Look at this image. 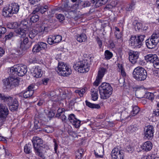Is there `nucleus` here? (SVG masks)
Here are the masks:
<instances>
[{
	"label": "nucleus",
	"mask_w": 159,
	"mask_h": 159,
	"mask_svg": "<svg viewBox=\"0 0 159 159\" xmlns=\"http://www.w3.org/2000/svg\"><path fill=\"white\" fill-rule=\"evenodd\" d=\"M92 97V100L94 101L97 100L98 98V91L95 89H93L91 90Z\"/></svg>",
	"instance_id": "nucleus-31"
},
{
	"label": "nucleus",
	"mask_w": 159,
	"mask_h": 159,
	"mask_svg": "<svg viewBox=\"0 0 159 159\" xmlns=\"http://www.w3.org/2000/svg\"><path fill=\"white\" fill-rule=\"evenodd\" d=\"M152 147V144L150 141L145 142L141 146V148L145 151H149L151 150Z\"/></svg>",
	"instance_id": "nucleus-20"
},
{
	"label": "nucleus",
	"mask_w": 159,
	"mask_h": 159,
	"mask_svg": "<svg viewBox=\"0 0 159 159\" xmlns=\"http://www.w3.org/2000/svg\"><path fill=\"white\" fill-rule=\"evenodd\" d=\"M84 151V150L83 149L80 148L79 149L75 152L76 158L78 159H81L83 156Z\"/></svg>",
	"instance_id": "nucleus-30"
},
{
	"label": "nucleus",
	"mask_w": 159,
	"mask_h": 159,
	"mask_svg": "<svg viewBox=\"0 0 159 159\" xmlns=\"http://www.w3.org/2000/svg\"><path fill=\"white\" fill-rule=\"evenodd\" d=\"M76 119L74 115L73 114H70L68 116V119L70 122L72 123L75 121V120Z\"/></svg>",
	"instance_id": "nucleus-48"
},
{
	"label": "nucleus",
	"mask_w": 159,
	"mask_h": 159,
	"mask_svg": "<svg viewBox=\"0 0 159 159\" xmlns=\"http://www.w3.org/2000/svg\"><path fill=\"white\" fill-rule=\"evenodd\" d=\"M150 38L157 44L159 42V30H156L154 32Z\"/></svg>",
	"instance_id": "nucleus-18"
},
{
	"label": "nucleus",
	"mask_w": 159,
	"mask_h": 159,
	"mask_svg": "<svg viewBox=\"0 0 159 159\" xmlns=\"http://www.w3.org/2000/svg\"><path fill=\"white\" fill-rule=\"evenodd\" d=\"M75 38L78 41L81 43L84 42L86 41L87 36L84 34H82L76 35Z\"/></svg>",
	"instance_id": "nucleus-23"
},
{
	"label": "nucleus",
	"mask_w": 159,
	"mask_h": 159,
	"mask_svg": "<svg viewBox=\"0 0 159 159\" xmlns=\"http://www.w3.org/2000/svg\"><path fill=\"white\" fill-rule=\"evenodd\" d=\"M26 36V35H25ZM25 36L24 37H21V38H23V41H22L20 43V45H23L24 46L28 47L27 44L28 43L29 40L27 38H25Z\"/></svg>",
	"instance_id": "nucleus-41"
},
{
	"label": "nucleus",
	"mask_w": 159,
	"mask_h": 159,
	"mask_svg": "<svg viewBox=\"0 0 159 159\" xmlns=\"http://www.w3.org/2000/svg\"><path fill=\"white\" fill-rule=\"evenodd\" d=\"M61 8L63 11H67L69 10L68 5L67 4L65 3L63 5H62Z\"/></svg>",
	"instance_id": "nucleus-49"
},
{
	"label": "nucleus",
	"mask_w": 159,
	"mask_h": 159,
	"mask_svg": "<svg viewBox=\"0 0 159 159\" xmlns=\"http://www.w3.org/2000/svg\"><path fill=\"white\" fill-rule=\"evenodd\" d=\"M73 67L76 71L81 73L87 72L89 69V64L86 60L79 61L73 66Z\"/></svg>",
	"instance_id": "nucleus-6"
},
{
	"label": "nucleus",
	"mask_w": 159,
	"mask_h": 159,
	"mask_svg": "<svg viewBox=\"0 0 159 159\" xmlns=\"http://www.w3.org/2000/svg\"><path fill=\"white\" fill-rule=\"evenodd\" d=\"M135 27H137L138 30H139L142 28V25L141 23H137L135 25Z\"/></svg>",
	"instance_id": "nucleus-62"
},
{
	"label": "nucleus",
	"mask_w": 159,
	"mask_h": 159,
	"mask_svg": "<svg viewBox=\"0 0 159 159\" xmlns=\"http://www.w3.org/2000/svg\"><path fill=\"white\" fill-rule=\"evenodd\" d=\"M112 54L108 50H106L105 53V58L106 59L108 60L111 59L112 56Z\"/></svg>",
	"instance_id": "nucleus-38"
},
{
	"label": "nucleus",
	"mask_w": 159,
	"mask_h": 159,
	"mask_svg": "<svg viewBox=\"0 0 159 159\" xmlns=\"http://www.w3.org/2000/svg\"><path fill=\"white\" fill-rule=\"evenodd\" d=\"M39 32V31L35 29H32L29 32V37L31 39H33Z\"/></svg>",
	"instance_id": "nucleus-28"
},
{
	"label": "nucleus",
	"mask_w": 159,
	"mask_h": 159,
	"mask_svg": "<svg viewBox=\"0 0 159 159\" xmlns=\"http://www.w3.org/2000/svg\"><path fill=\"white\" fill-rule=\"evenodd\" d=\"M144 92L143 91H138L136 92L135 95L137 97L139 98H142L144 97Z\"/></svg>",
	"instance_id": "nucleus-39"
},
{
	"label": "nucleus",
	"mask_w": 159,
	"mask_h": 159,
	"mask_svg": "<svg viewBox=\"0 0 159 159\" xmlns=\"http://www.w3.org/2000/svg\"><path fill=\"white\" fill-rule=\"evenodd\" d=\"M53 142L54 143V150L55 153H56L57 152V150L58 148V144L56 142V141L55 139H53Z\"/></svg>",
	"instance_id": "nucleus-57"
},
{
	"label": "nucleus",
	"mask_w": 159,
	"mask_h": 159,
	"mask_svg": "<svg viewBox=\"0 0 159 159\" xmlns=\"http://www.w3.org/2000/svg\"><path fill=\"white\" fill-rule=\"evenodd\" d=\"M33 75L34 77L36 78L40 77L42 75L41 70L40 68L37 66L36 67L33 71Z\"/></svg>",
	"instance_id": "nucleus-22"
},
{
	"label": "nucleus",
	"mask_w": 159,
	"mask_h": 159,
	"mask_svg": "<svg viewBox=\"0 0 159 159\" xmlns=\"http://www.w3.org/2000/svg\"><path fill=\"white\" fill-rule=\"evenodd\" d=\"M53 35L50 36L48 38L47 42L50 45H52L55 43L54 39H53V38H52L53 37Z\"/></svg>",
	"instance_id": "nucleus-47"
},
{
	"label": "nucleus",
	"mask_w": 159,
	"mask_h": 159,
	"mask_svg": "<svg viewBox=\"0 0 159 159\" xmlns=\"http://www.w3.org/2000/svg\"><path fill=\"white\" fill-rule=\"evenodd\" d=\"M145 58L147 62L152 63L154 68L159 69V59L156 55L148 54L145 57Z\"/></svg>",
	"instance_id": "nucleus-11"
},
{
	"label": "nucleus",
	"mask_w": 159,
	"mask_h": 159,
	"mask_svg": "<svg viewBox=\"0 0 159 159\" xmlns=\"http://www.w3.org/2000/svg\"><path fill=\"white\" fill-rule=\"evenodd\" d=\"M49 80V79L48 78H44L42 80L43 84L44 85H47L48 84Z\"/></svg>",
	"instance_id": "nucleus-60"
},
{
	"label": "nucleus",
	"mask_w": 159,
	"mask_h": 159,
	"mask_svg": "<svg viewBox=\"0 0 159 159\" xmlns=\"http://www.w3.org/2000/svg\"><path fill=\"white\" fill-rule=\"evenodd\" d=\"M27 71V68L25 65L14 66L11 69V72L13 75L19 76H24Z\"/></svg>",
	"instance_id": "nucleus-8"
},
{
	"label": "nucleus",
	"mask_w": 159,
	"mask_h": 159,
	"mask_svg": "<svg viewBox=\"0 0 159 159\" xmlns=\"http://www.w3.org/2000/svg\"><path fill=\"white\" fill-rule=\"evenodd\" d=\"M64 111L63 108H59L57 110V113L56 115L57 117H59L61 116V114Z\"/></svg>",
	"instance_id": "nucleus-52"
},
{
	"label": "nucleus",
	"mask_w": 159,
	"mask_h": 159,
	"mask_svg": "<svg viewBox=\"0 0 159 159\" xmlns=\"http://www.w3.org/2000/svg\"><path fill=\"white\" fill-rule=\"evenodd\" d=\"M28 48V47L24 46L23 45H20L16 49V54L18 55H22L23 54L25 51Z\"/></svg>",
	"instance_id": "nucleus-21"
},
{
	"label": "nucleus",
	"mask_w": 159,
	"mask_h": 159,
	"mask_svg": "<svg viewBox=\"0 0 159 159\" xmlns=\"http://www.w3.org/2000/svg\"><path fill=\"white\" fill-rule=\"evenodd\" d=\"M94 1H95L93 0ZM95 1L96 2L95 4V6L96 7H99L100 6L103 5V3H102L101 0H95Z\"/></svg>",
	"instance_id": "nucleus-54"
},
{
	"label": "nucleus",
	"mask_w": 159,
	"mask_h": 159,
	"mask_svg": "<svg viewBox=\"0 0 159 159\" xmlns=\"http://www.w3.org/2000/svg\"><path fill=\"white\" fill-rule=\"evenodd\" d=\"M47 44L43 42H39L35 45L33 48L32 51L34 52H38L42 50L47 49Z\"/></svg>",
	"instance_id": "nucleus-16"
},
{
	"label": "nucleus",
	"mask_w": 159,
	"mask_h": 159,
	"mask_svg": "<svg viewBox=\"0 0 159 159\" xmlns=\"http://www.w3.org/2000/svg\"><path fill=\"white\" fill-rule=\"evenodd\" d=\"M115 35L117 39H119L121 38L122 34L120 32H115Z\"/></svg>",
	"instance_id": "nucleus-53"
},
{
	"label": "nucleus",
	"mask_w": 159,
	"mask_h": 159,
	"mask_svg": "<svg viewBox=\"0 0 159 159\" xmlns=\"http://www.w3.org/2000/svg\"><path fill=\"white\" fill-rule=\"evenodd\" d=\"M61 119L62 121L63 122H66V117L65 115H62L61 116Z\"/></svg>",
	"instance_id": "nucleus-63"
},
{
	"label": "nucleus",
	"mask_w": 159,
	"mask_h": 159,
	"mask_svg": "<svg viewBox=\"0 0 159 159\" xmlns=\"http://www.w3.org/2000/svg\"><path fill=\"white\" fill-rule=\"evenodd\" d=\"M144 35L132 36L129 40V45L134 48H139L143 45Z\"/></svg>",
	"instance_id": "nucleus-4"
},
{
	"label": "nucleus",
	"mask_w": 159,
	"mask_h": 159,
	"mask_svg": "<svg viewBox=\"0 0 159 159\" xmlns=\"http://www.w3.org/2000/svg\"><path fill=\"white\" fill-rule=\"evenodd\" d=\"M139 53L137 51H130L129 52V58L130 62L134 64L136 63L139 57Z\"/></svg>",
	"instance_id": "nucleus-15"
},
{
	"label": "nucleus",
	"mask_w": 159,
	"mask_h": 159,
	"mask_svg": "<svg viewBox=\"0 0 159 159\" xmlns=\"http://www.w3.org/2000/svg\"><path fill=\"white\" fill-rule=\"evenodd\" d=\"M34 128L35 129L40 128L39 126V123L38 121H35L34 122Z\"/></svg>",
	"instance_id": "nucleus-59"
},
{
	"label": "nucleus",
	"mask_w": 159,
	"mask_h": 159,
	"mask_svg": "<svg viewBox=\"0 0 159 159\" xmlns=\"http://www.w3.org/2000/svg\"><path fill=\"white\" fill-rule=\"evenodd\" d=\"M34 93V90H28L23 92V96L25 98L31 97Z\"/></svg>",
	"instance_id": "nucleus-27"
},
{
	"label": "nucleus",
	"mask_w": 159,
	"mask_h": 159,
	"mask_svg": "<svg viewBox=\"0 0 159 159\" xmlns=\"http://www.w3.org/2000/svg\"><path fill=\"white\" fill-rule=\"evenodd\" d=\"M144 98L152 101L154 99V96L153 93L148 92L144 94Z\"/></svg>",
	"instance_id": "nucleus-33"
},
{
	"label": "nucleus",
	"mask_w": 159,
	"mask_h": 159,
	"mask_svg": "<svg viewBox=\"0 0 159 159\" xmlns=\"http://www.w3.org/2000/svg\"><path fill=\"white\" fill-rule=\"evenodd\" d=\"M106 71V69L104 68H102L99 69L98 76L96 77V80L94 83V84L96 86H98L101 82L102 79Z\"/></svg>",
	"instance_id": "nucleus-14"
},
{
	"label": "nucleus",
	"mask_w": 159,
	"mask_h": 159,
	"mask_svg": "<svg viewBox=\"0 0 159 159\" xmlns=\"http://www.w3.org/2000/svg\"><path fill=\"white\" fill-rule=\"evenodd\" d=\"M100 97L101 99H106L111 95L113 89L110 84L107 83H102L98 87Z\"/></svg>",
	"instance_id": "nucleus-2"
},
{
	"label": "nucleus",
	"mask_w": 159,
	"mask_h": 159,
	"mask_svg": "<svg viewBox=\"0 0 159 159\" xmlns=\"http://www.w3.org/2000/svg\"><path fill=\"white\" fill-rule=\"evenodd\" d=\"M133 75L134 78L138 81H143L146 79L147 75L146 70L143 67L138 66L133 70Z\"/></svg>",
	"instance_id": "nucleus-5"
},
{
	"label": "nucleus",
	"mask_w": 159,
	"mask_h": 159,
	"mask_svg": "<svg viewBox=\"0 0 159 159\" xmlns=\"http://www.w3.org/2000/svg\"><path fill=\"white\" fill-rule=\"evenodd\" d=\"M124 155V151L119 147L114 148L111 153L112 159H123Z\"/></svg>",
	"instance_id": "nucleus-12"
},
{
	"label": "nucleus",
	"mask_w": 159,
	"mask_h": 159,
	"mask_svg": "<svg viewBox=\"0 0 159 159\" xmlns=\"http://www.w3.org/2000/svg\"><path fill=\"white\" fill-rule=\"evenodd\" d=\"M43 130L47 133H50L53 131L54 128L52 127L47 126L44 128L43 129Z\"/></svg>",
	"instance_id": "nucleus-34"
},
{
	"label": "nucleus",
	"mask_w": 159,
	"mask_h": 159,
	"mask_svg": "<svg viewBox=\"0 0 159 159\" xmlns=\"http://www.w3.org/2000/svg\"><path fill=\"white\" fill-rule=\"evenodd\" d=\"M0 100L7 104L9 106L10 110L11 111L17 110L19 104L16 99H13L12 97L0 93Z\"/></svg>",
	"instance_id": "nucleus-1"
},
{
	"label": "nucleus",
	"mask_w": 159,
	"mask_h": 159,
	"mask_svg": "<svg viewBox=\"0 0 159 159\" xmlns=\"http://www.w3.org/2000/svg\"><path fill=\"white\" fill-rule=\"evenodd\" d=\"M11 27H9L11 29H15L17 28L18 27V25L17 22H15L11 25Z\"/></svg>",
	"instance_id": "nucleus-56"
},
{
	"label": "nucleus",
	"mask_w": 159,
	"mask_h": 159,
	"mask_svg": "<svg viewBox=\"0 0 159 159\" xmlns=\"http://www.w3.org/2000/svg\"><path fill=\"white\" fill-rule=\"evenodd\" d=\"M39 17V16L36 14H33L30 18V21L35 23L38 21Z\"/></svg>",
	"instance_id": "nucleus-36"
},
{
	"label": "nucleus",
	"mask_w": 159,
	"mask_h": 159,
	"mask_svg": "<svg viewBox=\"0 0 159 159\" xmlns=\"http://www.w3.org/2000/svg\"><path fill=\"white\" fill-rule=\"evenodd\" d=\"M19 9V6L18 4L12 3L3 9L2 15L5 17H11L13 14L17 13Z\"/></svg>",
	"instance_id": "nucleus-3"
},
{
	"label": "nucleus",
	"mask_w": 159,
	"mask_h": 159,
	"mask_svg": "<svg viewBox=\"0 0 159 159\" xmlns=\"http://www.w3.org/2000/svg\"><path fill=\"white\" fill-rule=\"evenodd\" d=\"M58 74L64 76L69 75L71 73V70L68 66L62 62H59L57 69H56Z\"/></svg>",
	"instance_id": "nucleus-7"
},
{
	"label": "nucleus",
	"mask_w": 159,
	"mask_h": 159,
	"mask_svg": "<svg viewBox=\"0 0 159 159\" xmlns=\"http://www.w3.org/2000/svg\"><path fill=\"white\" fill-rule=\"evenodd\" d=\"M133 110L131 113V114L129 116L130 117L134 116L137 114L140 111L139 108L137 106L133 107Z\"/></svg>",
	"instance_id": "nucleus-32"
},
{
	"label": "nucleus",
	"mask_w": 159,
	"mask_h": 159,
	"mask_svg": "<svg viewBox=\"0 0 159 159\" xmlns=\"http://www.w3.org/2000/svg\"><path fill=\"white\" fill-rule=\"evenodd\" d=\"M20 28L16 30L15 32L19 37H24L27 29L29 26L28 22L27 20L25 19L21 21L20 24Z\"/></svg>",
	"instance_id": "nucleus-9"
},
{
	"label": "nucleus",
	"mask_w": 159,
	"mask_h": 159,
	"mask_svg": "<svg viewBox=\"0 0 159 159\" xmlns=\"http://www.w3.org/2000/svg\"><path fill=\"white\" fill-rule=\"evenodd\" d=\"M153 115L154 116H159V109H157L155 111H153Z\"/></svg>",
	"instance_id": "nucleus-58"
},
{
	"label": "nucleus",
	"mask_w": 159,
	"mask_h": 159,
	"mask_svg": "<svg viewBox=\"0 0 159 159\" xmlns=\"http://www.w3.org/2000/svg\"><path fill=\"white\" fill-rule=\"evenodd\" d=\"M35 150V153L36 155L39 156L41 158H43L44 157L42 148H43L40 147H38L34 148Z\"/></svg>",
	"instance_id": "nucleus-24"
},
{
	"label": "nucleus",
	"mask_w": 159,
	"mask_h": 159,
	"mask_svg": "<svg viewBox=\"0 0 159 159\" xmlns=\"http://www.w3.org/2000/svg\"><path fill=\"white\" fill-rule=\"evenodd\" d=\"M39 12L42 14H43L47 12L48 10V7L47 6H39Z\"/></svg>",
	"instance_id": "nucleus-35"
},
{
	"label": "nucleus",
	"mask_w": 159,
	"mask_h": 159,
	"mask_svg": "<svg viewBox=\"0 0 159 159\" xmlns=\"http://www.w3.org/2000/svg\"><path fill=\"white\" fill-rule=\"evenodd\" d=\"M80 121L76 119L75 120V121L72 123V124L75 128H78L80 125Z\"/></svg>",
	"instance_id": "nucleus-42"
},
{
	"label": "nucleus",
	"mask_w": 159,
	"mask_h": 159,
	"mask_svg": "<svg viewBox=\"0 0 159 159\" xmlns=\"http://www.w3.org/2000/svg\"><path fill=\"white\" fill-rule=\"evenodd\" d=\"M9 111L7 106L3 104H0V125H2L6 121Z\"/></svg>",
	"instance_id": "nucleus-10"
},
{
	"label": "nucleus",
	"mask_w": 159,
	"mask_h": 159,
	"mask_svg": "<svg viewBox=\"0 0 159 159\" xmlns=\"http://www.w3.org/2000/svg\"><path fill=\"white\" fill-rule=\"evenodd\" d=\"M31 145L29 144L28 145H25L24 147V152L27 154L30 153L31 152Z\"/></svg>",
	"instance_id": "nucleus-37"
},
{
	"label": "nucleus",
	"mask_w": 159,
	"mask_h": 159,
	"mask_svg": "<svg viewBox=\"0 0 159 159\" xmlns=\"http://www.w3.org/2000/svg\"><path fill=\"white\" fill-rule=\"evenodd\" d=\"M128 129L131 132H135L138 130L137 127L134 125H130L128 128Z\"/></svg>",
	"instance_id": "nucleus-44"
},
{
	"label": "nucleus",
	"mask_w": 159,
	"mask_h": 159,
	"mask_svg": "<svg viewBox=\"0 0 159 159\" xmlns=\"http://www.w3.org/2000/svg\"><path fill=\"white\" fill-rule=\"evenodd\" d=\"M57 18L60 22L63 21L64 20V16L61 14H59L57 16Z\"/></svg>",
	"instance_id": "nucleus-51"
},
{
	"label": "nucleus",
	"mask_w": 159,
	"mask_h": 159,
	"mask_svg": "<svg viewBox=\"0 0 159 159\" xmlns=\"http://www.w3.org/2000/svg\"><path fill=\"white\" fill-rule=\"evenodd\" d=\"M53 38L55 41V43L59 42L62 39V36L59 35L53 36Z\"/></svg>",
	"instance_id": "nucleus-40"
},
{
	"label": "nucleus",
	"mask_w": 159,
	"mask_h": 159,
	"mask_svg": "<svg viewBox=\"0 0 159 159\" xmlns=\"http://www.w3.org/2000/svg\"><path fill=\"white\" fill-rule=\"evenodd\" d=\"M6 29L4 27H0V38H1L3 35L6 32Z\"/></svg>",
	"instance_id": "nucleus-45"
},
{
	"label": "nucleus",
	"mask_w": 159,
	"mask_h": 159,
	"mask_svg": "<svg viewBox=\"0 0 159 159\" xmlns=\"http://www.w3.org/2000/svg\"><path fill=\"white\" fill-rule=\"evenodd\" d=\"M134 4L133 3H132L129 6L127 7L126 8V9L127 11H130L134 9Z\"/></svg>",
	"instance_id": "nucleus-55"
},
{
	"label": "nucleus",
	"mask_w": 159,
	"mask_h": 159,
	"mask_svg": "<svg viewBox=\"0 0 159 159\" xmlns=\"http://www.w3.org/2000/svg\"><path fill=\"white\" fill-rule=\"evenodd\" d=\"M154 75L155 76L159 77V70H155L154 71Z\"/></svg>",
	"instance_id": "nucleus-64"
},
{
	"label": "nucleus",
	"mask_w": 159,
	"mask_h": 159,
	"mask_svg": "<svg viewBox=\"0 0 159 159\" xmlns=\"http://www.w3.org/2000/svg\"><path fill=\"white\" fill-rule=\"evenodd\" d=\"M76 93H78L80 97L83 96V94L85 92V89H82L80 90H76L75 91Z\"/></svg>",
	"instance_id": "nucleus-46"
},
{
	"label": "nucleus",
	"mask_w": 159,
	"mask_h": 159,
	"mask_svg": "<svg viewBox=\"0 0 159 159\" xmlns=\"http://www.w3.org/2000/svg\"><path fill=\"white\" fill-rule=\"evenodd\" d=\"M32 142L34 148H35L40 147L41 145L43 143L42 139L41 138L37 136H34L33 138Z\"/></svg>",
	"instance_id": "nucleus-17"
},
{
	"label": "nucleus",
	"mask_w": 159,
	"mask_h": 159,
	"mask_svg": "<svg viewBox=\"0 0 159 159\" xmlns=\"http://www.w3.org/2000/svg\"><path fill=\"white\" fill-rule=\"evenodd\" d=\"M86 105L88 107L92 108H97L99 109L100 108V106L98 104H94L92 103L91 102L88 101L87 100L85 101Z\"/></svg>",
	"instance_id": "nucleus-29"
},
{
	"label": "nucleus",
	"mask_w": 159,
	"mask_h": 159,
	"mask_svg": "<svg viewBox=\"0 0 159 159\" xmlns=\"http://www.w3.org/2000/svg\"><path fill=\"white\" fill-rule=\"evenodd\" d=\"M13 36V33L12 32L9 33L7 35H6L5 38L6 40L11 39Z\"/></svg>",
	"instance_id": "nucleus-50"
},
{
	"label": "nucleus",
	"mask_w": 159,
	"mask_h": 159,
	"mask_svg": "<svg viewBox=\"0 0 159 159\" xmlns=\"http://www.w3.org/2000/svg\"><path fill=\"white\" fill-rule=\"evenodd\" d=\"M90 3L88 1H81L80 2H79L78 5L80 8H83L89 7L90 6Z\"/></svg>",
	"instance_id": "nucleus-26"
},
{
	"label": "nucleus",
	"mask_w": 159,
	"mask_h": 159,
	"mask_svg": "<svg viewBox=\"0 0 159 159\" xmlns=\"http://www.w3.org/2000/svg\"><path fill=\"white\" fill-rule=\"evenodd\" d=\"M11 80H12V79H11V77H10L8 78L3 80V83L4 85L7 88H8L12 85Z\"/></svg>",
	"instance_id": "nucleus-25"
},
{
	"label": "nucleus",
	"mask_w": 159,
	"mask_h": 159,
	"mask_svg": "<svg viewBox=\"0 0 159 159\" xmlns=\"http://www.w3.org/2000/svg\"><path fill=\"white\" fill-rule=\"evenodd\" d=\"M11 79H12V80H11V83H12V85L16 86H17L19 84V81L16 78H15L11 77Z\"/></svg>",
	"instance_id": "nucleus-43"
},
{
	"label": "nucleus",
	"mask_w": 159,
	"mask_h": 159,
	"mask_svg": "<svg viewBox=\"0 0 159 159\" xmlns=\"http://www.w3.org/2000/svg\"><path fill=\"white\" fill-rule=\"evenodd\" d=\"M154 131V127L152 125H148L144 128V137L148 139H152L153 136Z\"/></svg>",
	"instance_id": "nucleus-13"
},
{
	"label": "nucleus",
	"mask_w": 159,
	"mask_h": 159,
	"mask_svg": "<svg viewBox=\"0 0 159 159\" xmlns=\"http://www.w3.org/2000/svg\"><path fill=\"white\" fill-rule=\"evenodd\" d=\"M126 149L128 151L132 152L134 150V148L133 147H131L130 145L127 146L126 147Z\"/></svg>",
	"instance_id": "nucleus-61"
},
{
	"label": "nucleus",
	"mask_w": 159,
	"mask_h": 159,
	"mask_svg": "<svg viewBox=\"0 0 159 159\" xmlns=\"http://www.w3.org/2000/svg\"><path fill=\"white\" fill-rule=\"evenodd\" d=\"M146 44L147 47L149 49L154 48L157 44L150 38L146 40Z\"/></svg>",
	"instance_id": "nucleus-19"
}]
</instances>
